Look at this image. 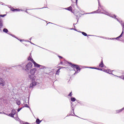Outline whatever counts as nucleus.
<instances>
[{"label":"nucleus","mask_w":124,"mask_h":124,"mask_svg":"<svg viewBox=\"0 0 124 124\" xmlns=\"http://www.w3.org/2000/svg\"><path fill=\"white\" fill-rule=\"evenodd\" d=\"M68 64L71 65V67L74 69H76L77 70V72H80V71L81 70V68L79 67L78 65L74 64L72 63L71 62H68Z\"/></svg>","instance_id":"1"},{"label":"nucleus","mask_w":124,"mask_h":124,"mask_svg":"<svg viewBox=\"0 0 124 124\" xmlns=\"http://www.w3.org/2000/svg\"><path fill=\"white\" fill-rule=\"evenodd\" d=\"M29 78H30V79H31V76L29 75Z\"/></svg>","instance_id":"26"},{"label":"nucleus","mask_w":124,"mask_h":124,"mask_svg":"<svg viewBox=\"0 0 124 124\" xmlns=\"http://www.w3.org/2000/svg\"><path fill=\"white\" fill-rule=\"evenodd\" d=\"M23 124H30L28 122H26L25 123H23Z\"/></svg>","instance_id":"27"},{"label":"nucleus","mask_w":124,"mask_h":124,"mask_svg":"<svg viewBox=\"0 0 124 124\" xmlns=\"http://www.w3.org/2000/svg\"><path fill=\"white\" fill-rule=\"evenodd\" d=\"M61 70V69H58L56 71V75H59V74H60V70Z\"/></svg>","instance_id":"16"},{"label":"nucleus","mask_w":124,"mask_h":124,"mask_svg":"<svg viewBox=\"0 0 124 124\" xmlns=\"http://www.w3.org/2000/svg\"><path fill=\"white\" fill-rule=\"evenodd\" d=\"M99 67H103L104 66V64L103 63V61L102 60L100 63L99 64Z\"/></svg>","instance_id":"10"},{"label":"nucleus","mask_w":124,"mask_h":124,"mask_svg":"<svg viewBox=\"0 0 124 124\" xmlns=\"http://www.w3.org/2000/svg\"><path fill=\"white\" fill-rule=\"evenodd\" d=\"M11 11H13V12H15V11H20V10L19 9H15V8H12L11 9Z\"/></svg>","instance_id":"11"},{"label":"nucleus","mask_w":124,"mask_h":124,"mask_svg":"<svg viewBox=\"0 0 124 124\" xmlns=\"http://www.w3.org/2000/svg\"><path fill=\"white\" fill-rule=\"evenodd\" d=\"M104 71H106V70H104Z\"/></svg>","instance_id":"32"},{"label":"nucleus","mask_w":124,"mask_h":124,"mask_svg":"<svg viewBox=\"0 0 124 124\" xmlns=\"http://www.w3.org/2000/svg\"><path fill=\"white\" fill-rule=\"evenodd\" d=\"M20 110H21V108H18V109H17V112H19V111H20Z\"/></svg>","instance_id":"28"},{"label":"nucleus","mask_w":124,"mask_h":124,"mask_svg":"<svg viewBox=\"0 0 124 124\" xmlns=\"http://www.w3.org/2000/svg\"><path fill=\"white\" fill-rule=\"evenodd\" d=\"M32 67V63L30 62L26 65V70H30V69H31Z\"/></svg>","instance_id":"2"},{"label":"nucleus","mask_w":124,"mask_h":124,"mask_svg":"<svg viewBox=\"0 0 124 124\" xmlns=\"http://www.w3.org/2000/svg\"><path fill=\"white\" fill-rule=\"evenodd\" d=\"M90 68H92V69H97V70H101V69H100L98 68L90 67Z\"/></svg>","instance_id":"19"},{"label":"nucleus","mask_w":124,"mask_h":124,"mask_svg":"<svg viewBox=\"0 0 124 124\" xmlns=\"http://www.w3.org/2000/svg\"><path fill=\"white\" fill-rule=\"evenodd\" d=\"M61 68H64V67H61L59 69H61Z\"/></svg>","instance_id":"30"},{"label":"nucleus","mask_w":124,"mask_h":124,"mask_svg":"<svg viewBox=\"0 0 124 124\" xmlns=\"http://www.w3.org/2000/svg\"><path fill=\"white\" fill-rule=\"evenodd\" d=\"M3 27V23H2V20L0 19V31L1 30V28Z\"/></svg>","instance_id":"8"},{"label":"nucleus","mask_w":124,"mask_h":124,"mask_svg":"<svg viewBox=\"0 0 124 124\" xmlns=\"http://www.w3.org/2000/svg\"><path fill=\"white\" fill-rule=\"evenodd\" d=\"M33 63L35 67H40V66H41V65H39V64H38L37 63H36V62L34 61L33 62Z\"/></svg>","instance_id":"6"},{"label":"nucleus","mask_w":124,"mask_h":124,"mask_svg":"<svg viewBox=\"0 0 124 124\" xmlns=\"http://www.w3.org/2000/svg\"><path fill=\"white\" fill-rule=\"evenodd\" d=\"M116 17H117V16H113V18H116Z\"/></svg>","instance_id":"29"},{"label":"nucleus","mask_w":124,"mask_h":124,"mask_svg":"<svg viewBox=\"0 0 124 124\" xmlns=\"http://www.w3.org/2000/svg\"><path fill=\"white\" fill-rule=\"evenodd\" d=\"M82 33L83 34V35H84V36H87L88 34H87V33L85 32H82Z\"/></svg>","instance_id":"20"},{"label":"nucleus","mask_w":124,"mask_h":124,"mask_svg":"<svg viewBox=\"0 0 124 124\" xmlns=\"http://www.w3.org/2000/svg\"><path fill=\"white\" fill-rule=\"evenodd\" d=\"M66 10H68L69 11H70L71 12H73V11H72V7L71 6H70L68 8H66L65 9Z\"/></svg>","instance_id":"9"},{"label":"nucleus","mask_w":124,"mask_h":124,"mask_svg":"<svg viewBox=\"0 0 124 124\" xmlns=\"http://www.w3.org/2000/svg\"><path fill=\"white\" fill-rule=\"evenodd\" d=\"M63 63L62 62H61V64H63Z\"/></svg>","instance_id":"31"},{"label":"nucleus","mask_w":124,"mask_h":124,"mask_svg":"<svg viewBox=\"0 0 124 124\" xmlns=\"http://www.w3.org/2000/svg\"><path fill=\"white\" fill-rule=\"evenodd\" d=\"M102 13L105 14L106 15H108L109 14V13L105 10H104L103 12H102Z\"/></svg>","instance_id":"14"},{"label":"nucleus","mask_w":124,"mask_h":124,"mask_svg":"<svg viewBox=\"0 0 124 124\" xmlns=\"http://www.w3.org/2000/svg\"><path fill=\"white\" fill-rule=\"evenodd\" d=\"M35 72H36V68H33L31 70L30 73L31 75H34L35 74Z\"/></svg>","instance_id":"4"},{"label":"nucleus","mask_w":124,"mask_h":124,"mask_svg":"<svg viewBox=\"0 0 124 124\" xmlns=\"http://www.w3.org/2000/svg\"><path fill=\"white\" fill-rule=\"evenodd\" d=\"M68 96H72V92H71L69 94V95H68Z\"/></svg>","instance_id":"23"},{"label":"nucleus","mask_w":124,"mask_h":124,"mask_svg":"<svg viewBox=\"0 0 124 124\" xmlns=\"http://www.w3.org/2000/svg\"><path fill=\"white\" fill-rule=\"evenodd\" d=\"M3 32H5L6 33H7L8 32V30L6 29V28H4L3 30Z\"/></svg>","instance_id":"15"},{"label":"nucleus","mask_w":124,"mask_h":124,"mask_svg":"<svg viewBox=\"0 0 124 124\" xmlns=\"http://www.w3.org/2000/svg\"><path fill=\"white\" fill-rule=\"evenodd\" d=\"M24 107L29 108V105H28V104L24 105Z\"/></svg>","instance_id":"24"},{"label":"nucleus","mask_w":124,"mask_h":124,"mask_svg":"<svg viewBox=\"0 0 124 124\" xmlns=\"http://www.w3.org/2000/svg\"><path fill=\"white\" fill-rule=\"evenodd\" d=\"M71 101H73V102H74V101L76 100V99L75 97H72L71 98Z\"/></svg>","instance_id":"18"},{"label":"nucleus","mask_w":124,"mask_h":124,"mask_svg":"<svg viewBox=\"0 0 124 124\" xmlns=\"http://www.w3.org/2000/svg\"><path fill=\"white\" fill-rule=\"evenodd\" d=\"M35 86H36V82L32 81V83L30 84V88H33Z\"/></svg>","instance_id":"5"},{"label":"nucleus","mask_w":124,"mask_h":124,"mask_svg":"<svg viewBox=\"0 0 124 124\" xmlns=\"http://www.w3.org/2000/svg\"><path fill=\"white\" fill-rule=\"evenodd\" d=\"M120 77V78H121V79H123V80H124V76H121Z\"/></svg>","instance_id":"22"},{"label":"nucleus","mask_w":124,"mask_h":124,"mask_svg":"<svg viewBox=\"0 0 124 124\" xmlns=\"http://www.w3.org/2000/svg\"><path fill=\"white\" fill-rule=\"evenodd\" d=\"M28 61H30L31 62H32V63L33 62H34L33 59H32V58H31V55L28 58Z\"/></svg>","instance_id":"7"},{"label":"nucleus","mask_w":124,"mask_h":124,"mask_svg":"<svg viewBox=\"0 0 124 124\" xmlns=\"http://www.w3.org/2000/svg\"><path fill=\"white\" fill-rule=\"evenodd\" d=\"M0 86L4 87L5 86V81L2 78H0Z\"/></svg>","instance_id":"3"},{"label":"nucleus","mask_w":124,"mask_h":124,"mask_svg":"<svg viewBox=\"0 0 124 124\" xmlns=\"http://www.w3.org/2000/svg\"><path fill=\"white\" fill-rule=\"evenodd\" d=\"M58 57H59V59H62V56H59Z\"/></svg>","instance_id":"25"},{"label":"nucleus","mask_w":124,"mask_h":124,"mask_svg":"<svg viewBox=\"0 0 124 124\" xmlns=\"http://www.w3.org/2000/svg\"><path fill=\"white\" fill-rule=\"evenodd\" d=\"M16 104L17 105H20L21 104V101L19 100H16Z\"/></svg>","instance_id":"17"},{"label":"nucleus","mask_w":124,"mask_h":124,"mask_svg":"<svg viewBox=\"0 0 124 124\" xmlns=\"http://www.w3.org/2000/svg\"><path fill=\"white\" fill-rule=\"evenodd\" d=\"M6 16V15H0V17H5V16Z\"/></svg>","instance_id":"21"},{"label":"nucleus","mask_w":124,"mask_h":124,"mask_svg":"<svg viewBox=\"0 0 124 124\" xmlns=\"http://www.w3.org/2000/svg\"><path fill=\"white\" fill-rule=\"evenodd\" d=\"M14 115H15V112H11L9 114V116H10V117H12V118H14Z\"/></svg>","instance_id":"12"},{"label":"nucleus","mask_w":124,"mask_h":124,"mask_svg":"<svg viewBox=\"0 0 124 124\" xmlns=\"http://www.w3.org/2000/svg\"><path fill=\"white\" fill-rule=\"evenodd\" d=\"M124 33V31H122V33L121 34V35L119 36H118V37H117L116 38V39H119V38H121V37H123V34Z\"/></svg>","instance_id":"13"}]
</instances>
